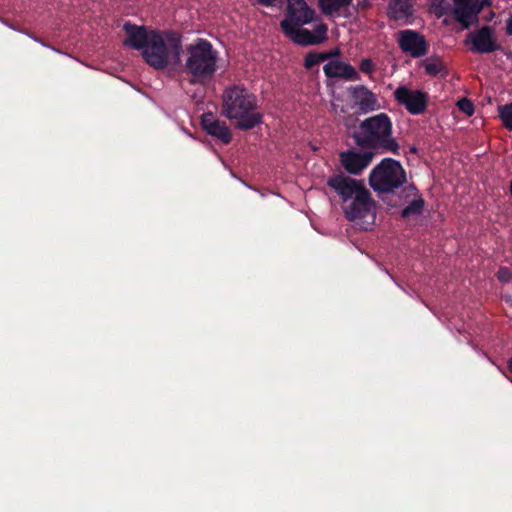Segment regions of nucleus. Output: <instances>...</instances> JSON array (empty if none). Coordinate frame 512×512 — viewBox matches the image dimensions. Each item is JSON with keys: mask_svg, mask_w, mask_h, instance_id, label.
<instances>
[{"mask_svg": "<svg viewBox=\"0 0 512 512\" xmlns=\"http://www.w3.org/2000/svg\"><path fill=\"white\" fill-rule=\"evenodd\" d=\"M423 66L425 68V71L429 75H433V76L438 75L444 71L443 62L439 58H436V57L426 59L423 62Z\"/></svg>", "mask_w": 512, "mask_h": 512, "instance_id": "nucleus-19", "label": "nucleus"}, {"mask_svg": "<svg viewBox=\"0 0 512 512\" xmlns=\"http://www.w3.org/2000/svg\"><path fill=\"white\" fill-rule=\"evenodd\" d=\"M459 109L466 115L471 116L474 113V106L471 101L462 99L458 102Z\"/></svg>", "mask_w": 512, "mask_h": 512, "instance_id": "nucleus-23", "label": "nucleus"}, {"mask_svg": "<svg viewBox=\"0 0 512 512\" xmlns=\"http://www.w3.org/2000/svg\"><path fill=\"white\" fill-rule=\"evenodd\" d=\"M123 44L140 50L147 64L157 70L175 69L181 63L182 41L174 32L148 30L125 23Z\"/></svg>", "mask_w": 512, "mask_h": 512, "instance_id": "nucleus-1", "label": "nucleus"}, {"mask_svg": "<svg viewBox=\"0 0 512 512\" xmlns=\"http://www.w3.org/2000/svg\"><path fill=\"white\" fill-rule=\"evenodd\" d=\"M185 71L195 82L211 78L217 69L218 52L205 39H196L186 47Z\"/></svg>", "mask_w": 512, "mask_h": 512, "instance_id": "nucleus-4", "label": "nucleus"}, {"mask_svg": "<svg viewBox=\"0 0 512 512\" xmlns=\"http://www.w3.org/2000/svg\"><path fill=\"white\" fill-rule=\"evenodd\" d=\"M498 279L502 282H508L512 278V273L507 268H501L497 273Z\"/></svg>", "mask_w": 512, "mask_h": 512, "instance_id": "nucleus-24", "label": "nucleus"}, {"mask_svg": "<svg viewBox=\"0 0 512 512\" xmlns=\"http://www.w3.org/2000/svg\"><path fill=\"white\" fill-rule=\"evenodd\" d=\"M488 0H454L452 13L464 27L472 24Z\"/></svg>", "mask_w": 512, "mask_h": 512, "instance_id": "nucleus-9", "label": "nucleus"}, {"mask_svg": "<svg viewBox=\"0 0 512 512\" xmlns=\"http://www.w3.org/2000/svg\"><path fill=\"white\" fill-rule=\"evenodd\" d=\"M406 182L401 164L391 158L382 160L370 173L369 184L379 193H390Z\"/></svg>", "mask_w": 512, "mask_h": 512, "instance_id": "nucleus-5", "label": "nucleus"}, {"mask_svg": "<svg viewBox=\"0 0 512 512\" xmlns=\"http://www.w3.org/2000/svg\"><path fill=\"white\" fill-rule=\"evenodd\" d=\"M423 200L422 199H417V200H414L409 206H407L404 210H403V217H409L410 215H416V214H419L421 213L422 209H423Z\"/></svg>", "mask_w": 512, "mask_h": 512, "instance_id": "nucleus-21", "label": "nucleus"}, {"mask_svg": "<svg viewBox=\"0 0 512 512\" xmlns=\"http://www.w3.org/2000/svg\"><path fill=\"white\" fill-rule=\"evenodd\" d=\"M344 214L350 221H359L365 218L373 219L375 216V203L368 189L344 206Z\"/></svg>", "mask_w": 512, "mask_h": 512, "instance_id": "nucleus-7", "label": "nucleus"}, {"mask_svg": "<svg viewBox=\"0 0 512 512\" xmlns=\"http://www.w3.org/2000/svg\"><path fill=\"white\" fill-rule=\"evenodd\" d=\"M396 100L412 114H420L426 108V95L418 90L399 87L394 92Z\"/></svg>", "mask_w": 512, "mask_h": 512, "instance_id": "nucleus-11", "label": "nucleus"}, {"mask_svg": "<svg viewBox=\"0 0 512 512\" xmlns=\"http://www.w3.org/2000/svg\"><path fill=\"white\" fill-rule=\"evenodd\" d=\"M222 113L241 130L252 129L262 120L256 97L243 86H231L224 91Z\"/></svg>", "mask_w": 512, "mask_h": 512, "instance_id": "nucleus-3", "label": "nucleus"}, {"mask_svg": "<svg viewBox=\"0 0 512 512\" xmlns=\"http://www.w3.org/2000/svg\"><path fill=\"white\" fill-rule=\"evenodd\" d=\"M323 70L328 77L345 78L352 81L358 79L356 70L351 65L342 61H329L324 65Z\"/></svg>", "mask_w": 512, "mask_h": 512, "instance_id": "nucleus-16", "label": "nucleus"}, {"mask_svg": "<svg viewBox=\"0 0 512 512\" xmlns=\"http://www.w3.org/2000/svg\"><path fill=\"white\" fill-rule=\"evenodd\" d=\"M204 130L211 136L227 144L231 141L230 129L224 122L216 119L212 114H204L201 119Z\"/></svg>", "mask_w": 512, "mask_h": 512, "instance_id": "nucleus-15", "label": "nucleus"}, {"mask_svg": "<svg viewBox=\"0 0 512 512\" xmlns=\"http://www.w3.org/2000/svg\"><path fill=\"white\" fill-rule=\"evenodd\" d=\"M507 33L512 35V14L507 20Z\"/></svg>", "mask_w": 512, "mask_h": 512, "instance_id": "nucleus-26", "label": "nucleus"}, {"mask_svg": "<svg viewBox=\"0 0 512 512\" xmlns=\"http://www.w3.org/2000/svg\"><path fill=\"white\" fill-rule=\"evenodd\" d=\"M360 69L365 73H371L374 70V65L369 59H364L361 61Z\"/></svg>", "mask_w": 512, "mask_h": 512, "instance_id": "nucleus-25", "label": "nucleus"}, {"mask_svg": "<svg viewBox=\"0 0 512 512\" xmlns=\"http://www.w3.org/2000/svg\"><path fill=\"white\" fill-rule=\"evenodd\" d=\"M327 184L331 187L344 202L356 198L358 194L367 190L364 183L343 175H335L328 179Z\"/></svg>", "mask_w": 512, "mask_h": 512, "instance_id": "nucleus-8", "label": "nucleus"}, {"mask_svg": "<svg viewBox=\"0 0 512 512\" xmlns=\"http://www.w3.org/2000/svg\"><path fill=\"white\" fill-rule=\"evenodd\" d=\"M322 12L328 16H338L352 0H318Z\"/></svg>", "mask_w": 512, "mask_h": 512, "instance_id": "nucleus-18", "label": "nucleus"}, {"mask_svg": "<svg viewBox=\"0 0 512 512\" xmlns=\"http://www.w3.org/2000/svg\"><path fill=\"white\" fill-rule=\"evenodd\" d=\"M412 6V0H391L388 15L391 19L407 23L412 15Z\"/></svg>", "mask_w": 512, "mask_h": 512, "instance_id": "nucleus-17", "label": "nucleus"}, {"mask_svg": "<svg viewBox=\"0 0 512 512\" xmlns=\"http://www.w3.org/2000/svg\"><path fill=\"white\" fill-rule=\"evenodd\" d=\"M315 11L304 0H287L286 15L281 22L285 35L299 45H316L327 39V25L315 23L310 31L303 26L315 22Z\"/></svg>", "mask_w": 512, "mask_h": 512, "instance_id": "nucleus-2", "label": "nucleus"}, {"mask_svg": "<svg viewBox=\"0 0 512 512\" xmlns=\"http://www.w3.org/2000/svg\"><path fill=\"white\" fill-rule=\"evenodd\" d=\"M361 130L372 146H381L395 152L398 144L391 137L392 124L388 116L380 113L362 122Z\"/></svg>", "mask_w": 512, "mask_h": 512, "instance_id": "nucleus-6", "label": "nucleus"}, {"mask_svg": "<svg viewBox=\"0 0 512 512\" xmlns=\"http://www.w3.org/2000/svg\"><path fill=\"white\" fill-rule=\"evenodd\" d=\"M400 48L412 57H420L427 52V43L423 35L413 30H401L397 34Z\"/></svg>", "mask_w": 512, "mask_h": 512, "instance_id": "nucleus-10", "label": "nucleus"}, {"mask_svg": "<svg viewBox=\"0 0 512 512\" xmlns=\"http://www.w3.org/2000/svg\"><path fill=\"white\" fill-rule=\"evenodd\" d=\"M467 43L471 45L472 51L479 53H490L499 48L494 31L487 26L470 33Z\"/></svg>", "mask_w": 512, "mask_h": 512, "instance_id": "nucleus-12", "label": "nucleus"}, {"mask_svg": "<svg viewBox=\"0 0 512 512\" xmlns=\"http://www.w3.org/2000/svg\"><path fill=\"white\" fill-rule=\"evenodd\" d=\"M499 115L504 126L508 129H512V103L500 106Z\"/></svg>", "mask_w": 512, "mask_h": 512, "instance_id": "nucleus-20", "label": "nucleus"}, {"mask_svg": "<svg viewBox=\"0 0 512 512\" xmlns=\"http://www.w3.org/2000/svg\"><path fill=\"white\" fill-rule=\"evenodd\" d=\"M509 369H510V371L512 372V358H511V359H510V361H509Z\"/></svg>", "mask_w": 512, "mask_h": 512, "instance_id": "nucleus-28", "label": "nucleus"}, {"mask_svg": "<svg viewBox=\"0 0 512 512\" xmlns=\"http://www.w3.org/2000/svg\"><path fill=\"white\" fill-rule=\"evenodd\" d=\"M349 93L353 104L364 113L381 108L377 96L364 86L353 87Z\"/></svg>", "mask_w": 512, "mask_h": 512, "instance_id": "nucleus-14", "label": "nucleus"}, {"mask_svg": "<svg viewBox=\"0 0 512 512\" xmlns=\"http://www.w3.org/2000/svg\"><path fill=\"white\" fill-rule=\"evenodd\" d=\"M374 154L372 152L357 153L354 151L342 152L340 161L346 171L351 174H360L371 163Z\"/></svg>", "mask_w": 512, "mask_h": 512, "instance_id": "nucleus-13", "label": "nucleus"}, {"mask_svg": "<svg viewBox=\"0 0 512 512\" xmlns=\"http://www.w3.org/2000/svg\"><path fill=\"white\" fill-rule=\"evenodd\" d=\"M261 4L271 6L276 0H258Z\"/></svg>", "mask_w": 512, "mask_h": 512, "instance_id": "nucleus-27", "label": "nucleus"}, {"mask_svg": "<svg viewBox=\"0 0 512 512\" xmlns=\"http://www.w3.org/2000/svg\"><path fill=\"white\" fill-rule=\"evenodd\" d=\"M328 57V54L325 53H310L307 55L305 59V66L307 68H311L316 64H319L325 61Z\"/></svg>", "mask_w": 512, "mask_h": 512, "instance_id": "nucleus-22", "label": "nucleus"}]
</instances>
